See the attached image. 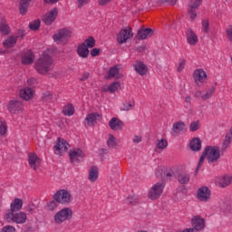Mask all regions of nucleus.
Listing matches in <instances>:
<instances>
[{"instance_id": "obj_19", "label": "nucleus", "mask_w": 232, "mask_h": 232, "mask_svg": "<svg viewBox=\"0 0 232 232\" xmlns=\"http://www.w3.org/2000/svg\"><path fill=\"white\" fill-rule=\"evenodd\" d=\"M185 34H186L187 43L190 46H195V44L198 43V36L197 35V33L193 31V29L191 28L187 29Z\"/></svg>"}, {"instance_id": "obj_46", "label": "nucleus", "mask_w": 232, "mask_h": 232, "mask_svg": "<svg viewBox=\"0 0 232 232\" xmlns=\"http://www.w3.org/2000/svg\"><path fill=\"white\" fill-rule=\"evenodd\" d=\"M200 129V121H196L190 123L189 130L190 131H197Z\"/></svg>"}, {"instance_id": "obj_22", "label": "nucleus", "mask_w": 232, "mask_h": 232, "mask_svg": "<svg viewBox=\"0 0 232 232\" xmlns=\"http://www.w3.org/2000/svg\"><path fill=\"white\" fill-rule=\"evenodd\" d=\"M124 75L121 72V68L119 66L114 65L110 68L107 79H122Z\"/></svg>"}, {"instance_id": "obj_49", "label": "nucleus", "mask_w": 232, "mask_h": 232, "mask_svg": "<svg viewBox=\"0 0 232 232\" xmlns=\"http://www.w3.org/2000/svg\"><path fill=\"white\" fill-rule=\"evenodd\" d=\"M204 160H206V155H204V152H203L199 159L196 171H198V169H200V168H202V164H204Z\"/></svg>"}, {"instance_id": "obj_60", "label": "nucleus", "mask_w": 232, "mask_h": 232, "mask_svg": "<svg viewBox=\"0 0 232 232\" xmlns=\"http://www.w3.org/2000/svg\"><path fill=\"white\" fill-rule=\"evenodd\" d=\"M182 232H197L194 228H185Z\"/></svg>"}, {"instance_id": "obj_45", "label": "nucleus", "mask_w": 232, "mask_h": 232, "mask_svg": "<svg viewBox=\"0 0 232 232\" xmlns=\"http://www.w3.org/2000/svg\"><path fill=\"white\" fill-rule=\"evenodd\" d=\"M41 26V20H34L29 24L30 30H39Z\"/></svg>"}, {"instance_id": "obj_55", "label": "nucleus", "mask_w": 232, "mask_h": 232, "mask_svg": "<svg viewBox=\"0 0 232 232\" xmlns=\"http://www.w3.org/2000/svg\"><path fill=\"white\" fill-rule=\"evenodd\" d=\"M27 84L29 86H35V84H37V80L35 78H29L27 80Z\"/></svg>"}, {"instance_id": "obj_34", "label": "nucleus", "mask_w": 232, "mask_h": 232, "mask_svg": "<svg viewBox=\"0 0 232 232\" xmlns=\"http://www.w3.org/2000/svg\"><path fill=\"white\" fill-rule=\"evenodd\" d=\"M166 148H168V140H166V138L156 140V151H158V153H160V151L166 150Z\"/></svg>"}, {"instance_id": "obj_8", "label": "nucleus", "mask_w": 232, "mask_h": 232, "mask_svg": "<svg viewBox=\"0 0 232 232\" xmlns=\"http://www.w3.org/2000/svg\"><path fill=\"white\" fill-rule=\"evenodd\" d=\"M53 198L58 204H70L72 202V194L66 189H60L53 195Z\"/></svg>"}, {"instance_id": "obj_26", "label": "nucleus", "mask_w": 232, "mask_h": 232, "mask_svg": "<svg viewBox=\"0 0 232 232\" xmlns=\"http://www.w3.org/2000/svg\"><path fill=\"white\" fill-rule=\"evenodd\" d=\"M17 39H19L18 35H10L3 42L4 48H14L15 44H17Z\"/></svg>"}, {"instance_id": "obj_57", "label": "nucleus", "mask_w": 232, "mask_h": 232, "mask_svg": "<svg viewBox=\"0 0 232 232\" xmlns=\"http://www.w3.org/2000/svg\"><path fill=\"white\" fill-rule=\"evenodd\" d=\"M111 0H98V4L100 5V6H104L106 5H108V3H111Z\"/></svg>"}, {"instance_id": "obj_33", "label": "nucleus", "mask_w": 232, "mask_h": 232, "mask_svg": "<svg viewBox=\"0 0 232 232\" xmlns=\"http://www.w3.org/2000/svg\"><path fill=\"white\" fill-rule=\"evenodd\" d=\"M107 146L112 150H117V148H119V140L114 137L113 134H109L107 139Z\"/></svg>"}, {"instance_id": "obj_3", "label": "nucleus", "mask_w": 232, "mask_h": 232, "mask_svg": "<svg viewBox=\"0 0 232 232\" xmlns=\"http://www.w3.org/2000/svg\"><path fill=\"white\" fill-rule=\"evenodd\" d=\"M203 153L208 164H217L220 159V149L218 146H208Z\"/></svg>"}, {"instance_id": "obj_6", "label": "nucleus", "mask_w": 232, "mask_h": 232, "mask_svg": "<svg viewBox=\"0 0 232 232\" xmlns=\"http://www.w3.org/2000/svg\"><path fill=\"white\" fill-rule=\"evenodd\" d=\"M26 213L24 212L5 213V219L8 222H14L15 224H24V222H26Z\"/></svg>"}, {"instance_id": "obj_62", "label": "nucleus", "mask_w": 232, "mask_h": 232, "mask_svg": "<svg viewBox=\"0 0 232 232\" xmlns=\"http://www.w3.org/2000/svg\"><path fill=\"white\" fill-rule=\"evenodd\" d=\"M52 99V94H48L45 98L44 101H50Z\"/></svg>"}, {"instance_id": "obj_38", "label": "nucleus", "mask_w": 232, "mask_h": 232, "mask_svg": "<svg viewBox=\"0 0 232 232\" xmlns=\"http://www.w3.org/2000/svg\"><path fill=\"white\" fill-rule=\"evenodd\" d=\"M63 115H66L67 117H72L75 113V107H73L72 104L68 103L65 105L63 109Z\"/></svg>"}, {"instance_id": "obj_23", "label": "nucleus", "mask_w": 232, "mask_h": 232, "mask_svg": "<svg viewBox=\"0 0 232 232\" xmlns=\"http://www.w3.org/2000/svg\"><path fill=\"white\" fill-rule=\"evenodd\" d=\"M23 208V200L21 198H14V201L11 202L10 209L6 211V213H17V211Z\"/></svg>"}, {"instance_id": "obj_5", "label": "nucleus", "mask_w": 232, "mask_h": 232, "mask_svg": "<svg viewBox=\"0 0 232 232\" xmlns=\"http://www.w3.org/2000/svg\"><path fill=\"white\" fill-rule=\"evenodd\" d=\"M164 188H166V183H164V181H159L154 184L149 190V198H150V200L160 198V196L164 192Z\"/></svg>"}, {"instance_id": "obj_16", "label": "nucleus", "mask_w": 232, "mask_h": 232, "mask_svg": "<svg viewBox=\"0 0 232 232\" xmlns=\"http://www.w3.org/2000/svg\"><path fill=\"white\" fill-rule=\"evenodd\" d=\"M191 226L195 231H202L206 227V219L200 216H194L191 219Z\"/></svg>"}, {"instance_id": "obj_40", "label": "nucleus", "mask_w": 232, "mask_h": 232, "mask_svg": "<svg viewBox=\"0 0 232 232\" xmlns=\"http://www.w3.org/2000/svg\"><path fill=\"white\" fill-rule=\"evenodd\" d=\"M190 179V176L188 173H181L178 176V182L179 184H188Z\"/></svg>"}, {"instance_id": "obj_48", "label": "nucleus", "mask_w": 232, "mask_h": 232, "mask_svg": "<svg viewBox=\"0 0 232 232\" xmlns=\"http://www.w3.org/2000/svg\"><path fill=\"white\" fill-rule=\"evenodd\" d=\"M126 202L127 204H131V206H135V204L139 202V198H137L136 196H130L129 198H127Z\"/></svg>"}, {"instance_id": "obj_30", "label": "nucleus", "mask_w": 232, "mask_h": 232, "mask_svg": "<svg viewBox=\"0 0 232 232\" xmlns=\"http://www.w3.org/2000/svg\"><path fill=\"white\" fill-rule=\"evenodd\" d=\"M35 56H34V53L30 50L26 51L22 55V63L24 64H32L34 63V59Z\"/></svg>"}, {"instance_id": "obj_28", "label": "nucleus", "mask_w": 232, "mask_h": 232, "mask_svg": "<svg viewBox=\"0 0 232 232\" xmlns=\"http://www.w3.org/2000/svg\"><path fill=\"white\" fill-rule=\"evenodd\" d=\"M99 179V168L97 166H92L89 169L88 179L90 182H97Z\"/></svg>"}, {"instance_id": "obj_58", "label": "nucleus", "mask_w": 232, "mask_h": 232, "mask_svg": "<svg viewBox=\"0 0 232 232\" xmlns=\"http://www.w3.org/2000/svg\"><path fill=\"white\" fill-rule=\"evenodd\" d=\"M132 140H133V142H135V144H139V142H142V137H140V136H134Z\"/></svg>"}, {"instance_id": "obj_50", "label": "nucleus", "mask_w": 232, "mask_h": 232, "mask_svg": "<svg viewBox=\"0 0 232 232\" xmlns=\"http://www.w3.org/2000/svg\"><path fill=\"white\" fill-rule=\"evenodd\" d=\"M92 0H77L78 8H82L86 6Z\"/></svg>"}, {"instance_id": "obj_43", "label": "nucleus", "mask_w": 232, "mask_h": 232, "mask_svg": "<svg viewBox=\"0 0 232 232\" xmlns=\"http://www.w3.org/2000/svg\"><path fill=\"white\" fill-rule=\"evenodd\" d=\"M87 48H93L95 46V38L89 36L83 43Z\"/></svg>"}, {"instance_id": "obj_20", "label": "nucleus", "mask_w": 232, "mask_h": 232, "mask_svg": "<svg viewBox=\"0 0 232 232\" xmlns=\"http://www.w3.org/2000/svg\"><path fill=\"white\" fill-rule=\"evenodd\" d=\"M109 126L112 131H121L124 128V122L119 120V118L112 117L109 121Z\"/></svg>"}, {"instance_id": "obj_9", "label": "nucleus", "mask_w": 232, "mask_h": 232, "mask_svg": "<svg viewBox=\"0 0 232 232\" xmlns=\"http://www.w3.org/2000/svg\"><path fill=\"white\" fill-rule=\"evenodd\" d=\"M70 148V143L63 138H58L54 144L55 155H64Z\"/></svg>"}, {"instance_id": "obj_13", "label": "nucleus", "mask_w": 232, "mask_h": 232, "mask_svg": "<svg viewBox=\"0 0 232 232\" xmlns=\"http://www.w3.org/2000/svg\"><path fill=\"white\" fill-rule=\"evenodd\" d=\"M27 162L32 169L37 171L41 168V158L35 154V152H30L28 154Z\"/></svg>"}, {"instance_id": "obj_61", "label": "nucleus", "mask_w": 232, "mask_h": 232, "mask_svg": "<svg viewBox=\"0 0 232 232\" xmlns=\"http://www.w3.org/2000/svg\"><path fill=\"white\" fill-rule=\"evenodd\" d=\"M44 1H45V3L53 5L54 3H57L59 0H44Z\"/></svg>"}, {"instance_id": "obj_2", "label": "nucleus", "mask_w": 232, "mask_h": 232, "mask_svg": "<svg viewBox=\"0 0 232 232\" xmlns=\"http://www.w3.org/2000/svg\"><path fill=\"white\" fill-rule=\"evenodd\" d=\"M72 37H73V29L70 27H65L58 29L53 34V41H54L56 44H62L63 46H64V44H68V43H70V39Z\"/></svg>"}, {"instance_id": "obj_56", "label": "nucleus", "mask_w": 232, "mask_h": 232, "mask_svg": "<svg viewBox=\"0 0 232 232\" xmlns=\"http://www.w3.org/2000/svg\"><path fill=\"white\" fill-rule=\"evenodd\" d=\"M14 35H17V36H18V39H19V37H21V39H23V38L24 37V35H25L24 30L20 29V30H18L17 33L14 34Z\"/></svg>"}, {"instance_id": "obj_12", "label": "nucleus", "mask_w": 232, "mask_h": 232, "mask_svg": "<svg viewBox=\"0 0 232 232\" xmlns=\"http://www.w3.org/2000/svg\"><path fill=\"white\" fill-rule=\"evenodd\" d=\"M7 110L12 115H21L23 114V103L17 100L10 101Z\"/></svg>"}, {"instance_id": "obj_31", "label": "nucleus", "mask_w": 232, "mask_h": 232, "mask_svg": "<svg viewBox=\"0 0 232 232\" xmlns=\"http://www.w3.org/2000/svg\"><path fill=\"white\" fill-rule=\"evenodd\" d=\"M121 90V82H113L112 83L102 88L103 92H110V93H115V92H119Z\"/></svg>"}, {"instance_id": "obj_35", "label": "nucleus", "mask_w": 232, "mask_h": 232, "mask_svg": "<svg viewBox=\"0 0 232 232\" xmlns=\"http://www.w3.org/2000/svg\"><path fill=\"white\" fill-rule=\"evenodd\" d=\"M202 149V141L198 138H194L190 140V150L192 151H200Z\"/></svg>"}, {"instance_id": "obj_51", "label": "nucleus", "mask_w": 232, "mask_h": 232, "mask_svg": "<svg viewBox=\"0 0 232 232\" xmlns=\"http://www.w3.org/2000/svg\"><path fill=\"white\" fill-rule=\"evenodd\" d=\"M227 37L228 41L232 43V25L228 26L226 30Z\"/></svg>"}, {"instance_id": "obj_18", "label": "nucleus", "mask_w": 232, "mask_h": 232, "mask_svg": "<svg viewBox=\"0 0 232 232\" xmlns=\"http://www.w3.org/2000/svg\"><path fill=\"white\" fill-rule=\"evenodd\" d=\"M57 14H59L57 8H53L50 12L46 13L43 16V22L44 23V24H53V21H55V19L57 18Z\"/></svg>"}, {"instance_id": "obj_53", "label": "nucleus", "mask_w": 232, "mask_h": 232, "mask_svg": "<svg viewBox=\"0 0 232 232\" xmlns=\"http://www.w3.org/2000/svg\"><path fill=\"white\" fill-rule=\"evenodd\" d=\"M90 53H91L92 57H97V55H99V53H101V49L93 48L91 50Z\"/></svg>"}, {"instance_id": "obj_52", "label": "nucleus", "mask_w": 232, "mask_h": 232, "mask_svg": "<svg viewBox=\"0 0 232 232\" xmlns=\"http://www.w3.org/2000/svg\"><path fill=\"white\" fill-rule=\"evenodd\" d=\"M2 232H15V227L12 226H5L3 227Z\"/></svg>"}, {"instance_id": "obj_24", "label": "nucleus", "mask_w": 232, "mask_h": 232, "mask_svg": "<svg viewBox=\"0 0 232 232\" xmlns=\"http://www.w3.org/2000/svg\"><path fill=\"white\" fill-rule=\"evenodd\" d=\"M20 97L24 99V101H30V99L34 98V89L30 87H24L20 90Z\"/></svg>"}, {"instance_id": "obj_59", "label": "nucleus", "mask_w": 232, "mask_h": 232, "mask_svg": "<svg viewBox=\"0 0 232 232\" xmlns=\"http://www.w3.org/2000/svg\"><path fill=\"white\" fill-rule=\"evenodd\" d=\"M89 78H90V73L84 72L82 76L80 78V81H88Z\"/></svg>"}, {"instance_id": "obj_44", "label": "nucleus", "mask_w": 232, "mask_h": 232, "mask_svg": "<svg viewBox=\"0 0 232 232\" xmlns=\"http://www.w3.org/2000/svg\"><path fill=\"white\" fill-rule=\"evenodd\" d=\"M201 25H202V32H204L205 34H208L209 33V20H208V19L202 20Z\"/></svg>"}, {"instance_id": "obj_4", "label": "nucleus", "mask_w": 232, "mask_h": 232, "mask_svg": "<svg viewBox=\"0 0 232 232\" xmlns=\"http://www.w3.org/2000/svg\"><path fill=\"white\" fill-rule=\"evenodd\" d=\"M72 217H73V211L72 208H63L54 215L53 218L55 224H63V222L72 220Z\"/></svg>"}, {"instance_id": "obj_27", "label": "nucleus", "mask_w": 232, "mask_h": 232, "mask_svg": "<svg viewBox=\"0 0 232 232\" xmlns=\"http://www.w3.org/2000/svg\"><path fill=\"white\" fill-rule=\"evenodd\" d=\"M133 68L139 75H146V73H148V66L142 62H136L133 64Z\"/></svg>"}, {"instance_id": "obj_29", "label": "nucleus", "mask_w": 232, "mask_h": 232, "mask_svg": "<svg viewBox=\"0 0 232 232\" xmlns=\"http://www.w3.org/2000/svg\"><path fill=\"white\" fill-rule=\"evenodd\" d=\"M30 3H32V0H20L19 12L21 15H26L28 8H30Z\"/></svg>"}, {"instance_id": "obj_39", "label": "nucleus", "mask_w": 232, "mask_h": 232, "mask_svg": "<svg viewBox=\"0 0 232 232\" xmlns=\"http://www.w3.org/2000/svg\"><path fill=\"white\" fill-rule=\"evenodd\" d=\"M172 131L179 133V131H186V124L182 121H178L173 124Z\"/></svg>"}, {"instance_id": "obj_21", "label": "nucleus", "mask_w": 232, "mask_h": 232, "mask_svg": "<svg viewBox=\"0 0 232 232\" xmlns=\"http://www.w3.org/2000/svg\"><path fill=\"white\" fill-rule=\"evenodd\" d=\"M102 117L97 112L89 113L85 118L87 126H95Z\"/></svg>"}, {"instance_id": "obj_32", "label": "nucleus", "mask_w": 232, "mask_h": 232, "mask_svg": "<svg viewBox=\"0 0 232 232\" xmlns=\"http://www.w3.org/2000/svg\"><path fill=\"white\" fill-rule=\"evenodd\" d=\"M77 53L82 59H86L90 55V50H88L86 44H82L78 46Z\"/></svg>"}, {"instance_id": "obj_41", "label": "nucleus", "mask_w": 232, "mask_h": 232, "mask_svg": "<svg viewBox=\"0 0 232 232\" xmlns=\"http://www.w3.org/2000/svg\"><path fill=\"white\" fill-rule=\"evenodd\" d=\"M133 108H135V101L125 102L121 107V111H130V110H133Z\"/></svg>"}, {"instance_id": "obj_63", "label": "nucleus", "mask_w": 232, "mask_h": 232, "mask_svg": "<svg viewBox=\"0 0 232 232\" xmlns=\"http://www.w3.org/2000/svg\"><path fill=\"white\" fill-rule=\"evenodd\" d=\"M185 102H191V97L187 96V97L185 98Z\"/></svg>"}, {"instance_id": "obj_54", "label": "nucleus", "mask_w": 232, "mask_h": 232, "mask_svg": "<svg viewBox=\"0 0 232 232\" xmlns=\"http://www.w3.org/2000/svg\"><path fill=\"white\" fill-rule=\"evenodd\" d=\"M186 66V60H182L179 62V66H178V72H182Z\"/></svg>"}, {"instance_id": "obj_37", "label": "nucleus", "mask_w": 232, "mask_h": 232, "mask_svg": "<svg viewBox=\"0 0 232 232\" xmlns=\"http://www.w3.org/2000/svg\"><path fill=\"white\" fill-rule=\"evenodd\" d=\"M0 33L2 35H8L10 34V25H8L5 18H2L0 22Z\"/></svg>"}, {"instance_id": "obj_17", "label": "nucleus", "mask_w": 232, "mask_h": 232, "mask_svg": "<svg viewBox=\"0 0 232 232\" xmlns=\"http://www.w3.org/2000/svg\"><path fill=\"white\" fill-rule=\"evenodd\" d=\"M215 93V87H210L203 92L201 91H197L194 95L195 97H200L202 101H208V99H211L213 97V94Z\"/></svg>"}, {"instance_id": "obj_10", "label": "nucleus", "mask_w": 232, "mask_h": 232, "mask_svg": "<svg viewBox=\"0 0 232 232\" xmlns=\"http://www.w3.org/2000/svg\"><path fill=\"white\" fill-rule=\"evenodd\" d=\"M133 37V32H131V28L127 27L123 28L117 34L116 39L119 44H124V43H128L130 39Z\"/></svg>"}, {"instance_id": "obj_14", "label": "nucleus", "mask_w": 232, "mask_h": 232, "mask_svg": "<svg viewBox=\"0 0 232 232\" xmlns=\"http://www.w3.org/2000/svg\"><path fill=\"white\" fill-rule=\"evenodd\" d=\"M193 79L196 84L200 86V84H204L208 81V73H206L204 69H196L193 73Z\"/></svg>"}, {"instance_id": "obj_7", "label": "nucleus", "mask_w": 232, "mask_h": 232, "mask_svg": "<svg viewBox=\"0 0 232 232\" xmlns=\"http://www.w3.org/2000/svg\"><path fill=\"white\" fill-rule=\"evenodd\" d=\"M70 160L72 164H79V162H82L86 154L84 150L79 148H74L69 151Z\"/></svg>"}, {"instance_id": "obj_42", "label": "nucleus", "mask_w": 232, "mask_h": 232, "mask_svg": "<svg viewBox=\"0 0 232 232\" xmlns=\"http://www.w3.org/2000/svg\"><path fill=\"white\" fill-rule=\"evenodd\" d=\"M6 131H8V125L5 120L0 119V137L6 135Z\"/></svg>"}, {"instance_id": "obj_47", "label": "nucleus", "mask_w": 232, "mask_h": 232, "mask_svg": "<svg viewBox=\"0 0 232 232\" xmlns=\"http://www.w3.org/2000/svg\"><path fill=\"white\" fill-rule=\"evenodd\" d=\"M47 209H49V211H53L54 209L57 208V200H51L47 203Z\"/></svg>"}, {"instance_id": "obj_64", "label": "nucleus", "mask_w": 232, "mask_h": 232, "mask_svg": "<svg viewBox=\"0 0 232 232\" xmlns=\"http://www.w3.org/2000/svg\"><path fill=\"white\" fill-rule=\"evenodd\" d=\"M168 3H169L170 5H175V3H177V0H167Z\"/></svg>"}, {"instance_id": "obj_36", "label": "nucleus", "mask_w": 232, "mask_h": 232, "mask_svg": "<svg viewBox=\"0 0 232 232\" xmlns=\"http://www.w3.org/2000/svg\"><path fill=\"white\" fill-rule=\"evenodd\" d=\"M153 35V30L147 28H141L138 31V37L140 39H148V37H151Z\"/></svg>"}, {"instance_id": "obj_25", "label": "nucleus", "mask_w": 232, "mask_h": 232, "mask_svg": "<svg viewBox=\"0 0 232 232\" xmlns=\"http://www.w3.org/2000/svg\"><path fill=\"white\" fill-rule=\"evenodd\" d=\"M232 182V177L231 175H224L221 178H218L216 181V184H218V186H219V188H227V186H229V184H231Z\"/></svg>"}, {"instance_id": "obj_1", "label": "nucleus", "mask_w": 232, "mask_h": 232, "mask_svg": "<svg viewBox=\"0 0 232 232\" xmlns=\"http://www.w3.org/2000/svg\"><path fill=\"white\" fill-rule=\"evenodd\" d=\"M34 69L41 75H48V77H55L56 74H52L50 72L53 70V60L50 55V50L45 51L34 63Z\"/></svg>"}, {"instance_id": "obj_11", "label": "nucleus", "mask_w": 232, "mask_h": 232, "mask_svg": "<svg viewBox=\"0 0 232 232\" xmlns=\"http://www.w3.org/2000/svg\"><path fill=\"white\" fill-rule=\"evenodd\" d=\"M197 198L199 202H209L211 199V190L206 186H202L197 190Z\"/></svg>"}, {"instance_id": "obj_15", "label": "nucleus", "mask_w": 232, "mask_h": 232, "mask_svg": "<svg viewBox=\"0 0 232 232\" xmlns=\"http://www.w3.org/2000/svg\"><path fill=\"white\" fill-rule=\"evenodd\" d=\"M202 5V0H190L188 3V15L192 21L197 19V10Z\"/></svg>"}]
</instances>
